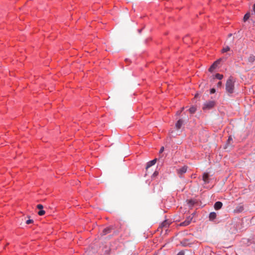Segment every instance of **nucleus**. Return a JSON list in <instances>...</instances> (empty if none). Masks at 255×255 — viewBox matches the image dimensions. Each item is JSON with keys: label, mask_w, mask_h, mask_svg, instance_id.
<instances>
[{"label": "nucleus", "mask_w": 255, "mask_h": 255, "mask_svg": "<svg viewBox=\"0 0 255 255\" xmlns=\"http://www.w3.org/2000/svg\"><path fill=\"white\" fill-rule=\"evenodd\" d=\"M255 60V56L253 55H251L248 58V61L250 63H253Z\"/></svg>", "instance_id": "obj_13"}, {"label": "nucleus", "mask_w": 255, "mask_h": 255, "mask_svg": "<svg viewBox=\"0 0 255 255\" xmlns=\"http://www.w3.org/2000/svg\"><path fill=\"white\" fill-rule=\"evenodd\" d=\"M250 13H247L245 15H244V21H246L250 17Z\"/></svg>", "instance_id": "obj_15"}, {"label": "nucleus", "mask_w": 255, "mask_h": 255, "mask_svg": "<svg viewBox=\"0 0 255 255\" xmlns=\"http://www.w3.org/2000/svg\"><path fill=\"white\" fill-rule=\"evenodd\" d=\"M181 113V111H178L176 113L177 115H180Z\"/></svg>", "instance_id": "obj_27"}, {"label": "nucleus", "mask_w": 255, "mask_h": 255, "mask_svg": "<svg viewBox=\"0 0 255 255\" xmlns=\"http://www.w3.org/2000/svg\"><path fill=\"white\" fill-rule=\"evenodd\" d=\"M189 112L191 113V114H194L196 111V108L194 107H191L189 110Z\"/></svg>", "instance_id": "obj_14"}, {"label": "nucleus", "mask_w": 255, "mask_h": 255, "mask_svg": "<svg viewBox=\"0 0 255 255\" xmlns=\"http://www.w3.org/2000/svg\"><path fill=\"white\" fill-rule=\"evenodd\" d=\"M235 79L231 76L227 80L226 83V91L229 94H232L234 92Z\"/></svg>", "instance_id": "obj_1"}, {"label": "nucleus", "mask_w": 255, "mask_h": 255, "mask_svg": "<svg viewBox=\"0 0 255 255\" xmlns=\"http://www.w3.org/2000/svg\"><path fill=\"white\" fill-rule=\"evenodd\" d=\"M184 121L183 119H179L175 124V128L176 129H179L183 125Z\"/></svg>", "instance_id": "obj_7"}, {"label": "nucleus", "mask_w": 255, "mask_h": 255, "mask_svg": "<svg viewBox=\"0 0 255 255\" xmlns=\"http://www.w3.org/2000/svg\"><path fill=\"white\" fill-rule=\"evenodd\" d=\"M193 219V215H191L188 216L186 220L180 223V225L181 226H188L191 222Z\"/></svg>", "instance_id": "obj_4"}, {"label": "nucleus", "mask_w": 255, "mask_h": 255, "mask_svg": "<svg viewBox=\"0 0 255 255\" xmlns=\"http://www.w3.org/2000/svg\"><path fill=\"white\" fill-rule=\"evenodd\" d=\"M156 160H157L156 159H154L148 162L146 165V168H148L150 167H151V166L154 165L156 162Z\"/></svg>", "instance_id": "obj_10"}, {"label": "nucleus", "mask_w": 255, "mask_h": 255, "mask_svg": "<svg viewBox=\"0 0 255 255\" xmlns=\"http://www.w3.org/2000/svg\"><path fill=\"white\" fill-rule=\"evenodd\" d=\"M231 140H232V138L231 137H230H230H229L228 139V141H227V142H228V143L229 144H230V141H231Z\"/></svg>", "instance_id": "obj_25"}, {"label": "nucleus", "mask_w": 255, "mask_h": 255, "mask_svg": "<svg viewBox=\"0 0 255 255\" xmlns=\"http://www.w3.org/2000/svg\"><path fill=\"white\" fill-rule=\"evenodd\" d=\"M111 228H105L103 230V232L101 233V235L105 236V235L111 233Z\"/></svg>", "instance_id": "obj_9"}, {"label": "nucleus", "mask_w": 255, "mask_h": 255, "mask_svg": "<svg viewBox=\"0 0 255 255\" xmlns=\"http://www.w3.org/2000/svg\"><path fill=\"white\" fill-rule=\"evenodd\" d=\"M184 110V107H183L182 109H181V110L180 111H182L183 110Z\"/></svg>", "instance_id": "obj_29"}, {"label": "nucleus", "mask_w": 255, "mask_h": 255, "mask_svg": "<svg viewBox=\"0 0 255 255\" xmlns=\"http://www.w3.org/2000/svg\"><path fill=\"white\" fill-rule=\"evenodd\" d=\"M214 106L215 102L214 101H208L204 103L203 109L209 110L214 107Z\"/></svg>", "instance_id": "obj_2"}, {"label": "nucleus", "mask_w": 255, "mask_h": 255, "mask_svg": "<svg viewBox=\"0 0 255 255\" xmlns=\"http://www.w3.org/2000/svg\"><path fill=\"white\" fill-rule=\"evenodd\" d=\"M221 61V59H220L214 62V63L211 65V66L209 69V71L211 72H213L217 67L218 65L220 64Z\"/></svg>", "instance_id": "obj_5"}, {"label": "nucleus", "mask_w": 255, "mask_h": 255, "mask_svg": "<svg viewBox=\"0 0 255 255\" xmlns=\"http://www.w3.org/2000/svg\"><path fill=\"white\" fill-rule=\"evenodd\" d=\"M198 94H196L195 96V98H197L198 97Z\"/></svg>", "instance_id": "obj_28"}, {"label": "nucleus", "mask_w": 255, "mask_h": 255, "mask_svg": "<svg viewBox=\"0 0 255 255\" xmlns=\"http://www.w3.org/2000/svg\"><path fill=\"white\" fill-rule=\"evenodd\" d=\"M252 14H255V3L253 6Z\"/></svg>", "instance_id": "obj_21"}, {"label": "nucleus", "mask_w": 255, "mask_h": 255, "mask_svg": "<svg viewBox=\"0 0 255 255\" xmlns=\"http://www.w3.org/2000/svg\"><path fill=\"white\" fill-rule=\"evenodd\" d=\"M203 180L204 181V184H207L209 183L210 179L208 173H204L203 175Z\"/></svg>", "instance_id": "obj_6"}, {"label": "nucleus", "mask_w": 255, "mask_h": 255, "mask_svg": "<svg viewBox=\"0 0 255 255\" xmlns=\"http://www.w3.org/2000/svg\"><path fill=\"white\" fill-rule=\"evenodd\" d=\"M33 222V221L32 220H31V219H29V220H27L26 221V223L27 224H30L32 223Z\"/></svg>", "instance_id": "obj_20"}, {"label": "nucleus", "mask_w": 255, "mask_h": 255, "mask_svg": "<svg viewBox=\"0 0 255 255\" xmlns=\"http://www.w3.org/2000/svg\"><path fill=\"white\" fill-rule=\"evenodd\" d=\"M230 47L227 46L223 48L222 49V52L224 53V52H226L227 51H229L230 50Z\"/></svg>", "instance_id": "obj_16"}, {"label": "nucleus", "mask_w": 255, "mask_h": 255, "mask_svg": "<svg viewBox=\"0 0 255 255\" xmlns=\"http://www.w3.org/2000/svg\"><path fill=\"white\" fill-rule=\"evenodd\" d=\"M176 255H184V252L183 251H180Z\"/></svg>", "instance_id": "obj_22"}, {"label": "nucleus", "mask_w": 255, "mask_h": 255, "mask_svg": "<svg viewBox=\"0 0 255 255\" xmlns=\"http://www.w3.org/2000/svg\"><path fill=\"white\" fill-rule=\"evenodd\" d=\"M37 208L38 209H40V210H42V209L43 208V206L41 204H38V205H37Z\"/></svg>", "instance_id": "obj_19"}, {"label": "nucleus", "mask_w": 255, "mask_h": 255, "mask_svg": "<svg viewBox=\"0 0 255 255\" xmlns=\"http://www.w3.org/2000/svg\"><path fill=\"white\" fill-rule=\"evenodd\" d=\"M187 168L188 167L185 165L181 168L177 169V173L180 177H181L182 175L186 172Z\"/></svg>", "instance_id": "obj_3"}, {"label": "nucleus", "mask_w": 255, "mask_h": 255, "mask_svg": "<svg viewBox=\"0 0 255 255\" xmlns=\"http://www.w3.org/2000/svg\"><path fill=\"white\" fill-rule=\"evenodd\" d=\"M221 85H222V82H218V86H221Z\"/></svg>", "instance_id": "obj_26"}, {"label": "nucleus", "mask_w": 255, "mask_h": 255, "mask_svg": "<svg viewBox=\"0 0 255 255\" xmlns=\"http://www.w3.org/2000/svg\"><path fill=\"white\" fill-rule=\"evenodd\" d=\"M164 147L162 146L161 147L160 150H159V153H161L164 151Z\"/></svg>", "instance_id": "obj_24"}, {"label": "nucleus", "mask_w": 255, "mask_h": 255, "mask_svg": "<svg viewBox=\"0 0 255 255\" xmlns=\"http://www.w3.org/2000/svg\"><path fill=\"white\" fill-rule=\"evenodd\" d=\"M223 206V204L222 202L220 201L216 202L214 204V208L216 210L220 209Z\"/></svg>", "instance_id": "obj_8"}, {"label": "nucleus", "mask_w": 255, "mask_h": 255, "mask_svg": "<svg viewBox=\"0 0 255 255\" xmlns=\"http://www.w3.org/2000/svg\"><path fill=\"white\" fill-rule=\"evenodd\" d=\"M45 211H44L43 210H40L38 212V214L39 215V216H43L45 214Z\"/></svg>", "instance_id": "obj_17"}, {"label": "nucleus", "mask_w": 255, "mask_h": 255, "mask_svg": "<svg viewBox=\"0 0 255 255\" xmlns=\"http://www.w3.org/2000/svg\"><path fill=\"white\" fill-rule=\"evenodd\" d=\"M216 77L217 79L221 80V79H222L223 78V75H221V74H217L216 75Z\"/></svg>", "instance_id": "obj_18"}, {"label": "nucleus", "mask_w": 255, "mask_h": 255, "mask_svg": "<svg viewBox=\"0 0 255 255\" xmlns=\"http://www.w3.org/2000/svg\"><path fill=\"white\" fill-rule=\"evenodd\" d=\"M217 215L215 212H211L209 214V219L210 220H213L216 218Z\"/></svg>", "instance_id": "obj_11"}, {"label": "nucleus", "mask_w": 255, "mask_h": 255, "mask_svg": "<svg viewBox=\"0 0 255 255\" xmlns=\"http://www.w3.org/2000/svg\"><path fill=\"white\" fill-rule=\"evenodd\" d=\"M169 223L167 221H164L160 225V228H166L169 226Z\"/></svg>", "instance_id": "obj_12"}, {"label": "nucleus", "mask_w": 255, "mask_h": 255, "mask_svg": "<svg viewBox=\"0 0 255 255\" xmlns=\"http://www.w3.org/2000/svg\"><path fill=\"white\" fill-rule=\"evenodd\" d=\"M216 92V90L214 88H212L210 90V93L211 94H214Z\"/></svg>", "instance_id": "obj_23"}]
</instances>
